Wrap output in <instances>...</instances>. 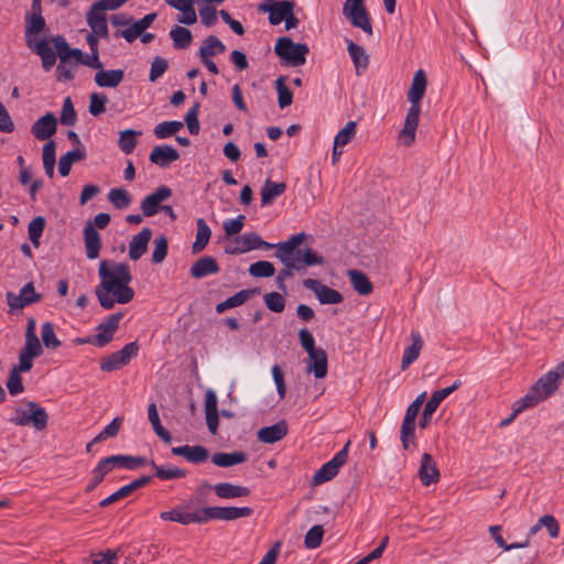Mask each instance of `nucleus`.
I'll return each instance as SVG.
<instances>
[{
    "mask_svg": "<svg viewBox=\"0 0 564 564\" xmlns=\"http://www.w3.org/2000/svg\"><path fill=\"white\" fill-rule=\"evenodd\" d=\"M350 442H348L336 455L325 463L314 475L313 484L321 485L332 480L339 471V468L346 464L348 458V448Z\"/></svg>",
    "mask_w": 564,
    "mask_h": 564,
    "instance_id": "obj_11",
    "label": "nucleus"
},
{
    "mask_svg": "<svg viewBox=\"0 0 564 564\" xmlns=\"http://www.w3.org/2000/svg\"><path fill=\"white\" fill-rule=\"evenodd\" d=\"M22 354L36 358L42 355L43 348L37 337L32 335L25 337L24 347L21 350Z\"/></svg>",
    "mask_w": 564,
    "mask_h": 564,
    "instance_id": "obj_62",
    "label": "nucleus"
},
{
    "mask_svg": "<svg viewBox=\"0 0 564 564\" xmlns=\"http://www.w3.org/2000/svg\"><path fill=\"white\" fill-rule=\"evenodd\" d=\"M172 196V191L170 187L162 185L156 188L155 192L149 194L141 202V210L143 216L151 217L154 216L162 207L161 203Z\"/></svg>",
    "mask_w": 564,
    "mask_h": 564,
    "instance_id": "obj_17",
    "label": "nucleus"
},
{
    "mask_svg": "<svg viewBox=\"0 0 564 564\" xmlns=\"http://www.w3.org/2000/svg\"><path fill=\"white\" fill-rule=\"evenodd\" d=\"M196 224L197 232L195 241L192 245L193 253L203 251L212 237V230L203 218L197 219Z\"/></svg>",
    "mask_w": 564,
    "mask_h": 564,
    "instance_id": "obj_40",
    "label": "nucleus"
},
{
    "mask_svg": "<svg viewBox=\"0 0 564 564\" xmlns=\"http://www.w3.org/2000/svg\"><path fill=\"white\" fill-rule=\"evenodd\" d=\"M182 128L183 122L181 121H163L155 126L154 134L158 139H166L178 132Z\"/></svg>",
    "mask_w": 564,
    "mask_h": 564,
    "instance_id": "obj_50",
    "label": "nucleus"
},
{
    "mask_svg": "<svg viewBox=\"0 0 564 564\" xmlns=\"http://www.w3.org/2000/svg\"><path fill=\"white\" fill-rule=\"evenodd\" d=\"M45 228V219L42 216H37L32 219L28 226L29 238L33 246L39 247L40 238L43 235Z\"/></svg>",
    "mask_w": 564,
    "mask_h": 564,
    "instance_id": "obj_52",
    "label": "nucleus"
},
{
    "mask_svg": "<svg viewBox=\"0 0 564 564\" xmlns=\"http://www.w3.org/2000/svg\"><path fill=\"white\" fill-rule=\"evenodd\" d=\"M167 61L163 57L156 56L151 63L149 80L152 83L156 82L167 70Z\"/></svg>",
    "mask_w": 564,
    "mask_h": 564,
    "instance_id": "obj_64",
    "label": "nucleus"
},
{
    "mask_svg": "<svg viewBox=\"0 0 564 564\" xmlns=\"http://www.w3.org/2000/svg\"><path fill=\"white\" fill-rule=\"evenodd\" d=\"M247 460V454L243 452L231 453H215L212 456V462L219 467H230L234 465L242 464Z\"/></svg>",
    "mask_w": 564,
    "mask_h": 564,
    "instance_id": "obj_37",
    "label": "nucleus"
},
{
    "mask_svg": "<svg viewBox=\"0 0 564 564\" xmlns=\"http://www.w3.org/2000/svg\"><path fill=\"white\" fill-rule=\"evenodd\" d=\"M564 376V362L556 369L542 376L522 398V402L535 406L555 392Z\"/></svg>",
    "mask_w": 564,
    "mask_h": 564,
    "instance_id": "obj_3",
    "label": "nucleus"
},
{
    "mask_svg": "<svg viewBox=\"0 0 564 564\" xmlns=\"http://www.w3.org/2000/svg\"><path fill=\"white\" fill-rule=\"evenodd\" d=\"M77 121V115L70 97H66L63 102L61 123L64 126H74Z\"/></svg>",
    "mask_w": 564,
    "mask_h": 564,
    "instance_id": "obj_58",
    "label": "nucleus"
},
{
    "mask_svg": "<svg viewBox=\"0 0 564 564\" xmlns=\"http://www.w3.org/2000/svg\"><path fill=\"white\" fill-rule=\"evenodd\" d=\"M138 351L139 345L137 341H131L127 344L122 349L102 358L100 361V369L107 372L118 370L128 365L129 361L137 356Z\"/></svg>",
    "mask_w": 564,
    "mask_h": 564,
    "instance_id": "obj_10",
    "label": "nucleus"
},
{
    "mask_svg": "<svg viewBox=\"0 0 564 564\" xmlns=\"http://www.w3.org/2000/svg\"><path fill=\"white\" fill-rule=\"evenodd\" d=\"M121 426V419L115 417L104 430L93 440V443H100L108 437H113L118 434Z\"/></svg>",
    "mask_w": 564,
    "mask_h": 564,
    "instance_id": "obj_63",
    "label": "nucleus"
},
{
    "mask_svg": "<svg viewBox=\"0 0 564 564\" xmlns=\"http://www.w3.org/2000/svg\"><path fill=\"white\" fill-rule=\"evenodd\" d=\"M87 24L94 33L102 39L108 37V25L105 11L100 10L96 4H93L87 12Z\"/></svg>",
    "mask_w": 564,
    "mask_h": 564,
    "instance_id": "obj_22",
    "label": "nucleus"
},
{
    "mask_svg": "<svg viewBox=\"0 0 564 564\" xmlns=\"http://www.w3.org/2000/svg\"><path fill=\"white\" fill-rule=\"evenodd\" d=\"M6 386L11 395L21 394L24 391L21 373L10 370Z\"/></svg>",
    "mask_w": 564,
    "mask_h": 564,
    "instance_id": "obj_60",
    "label": "nucleus"
},
{
    "mask_svg": "<svg viewBox=\"0 0 564 564\" xmlns=\"http://www.w3.org/2000/svg\"><path fill=\"white\" fill-rule=\"evenodd\" d=\"M118 460H120V458H102L93 469V478L88 485L87 490H93L96 488L102 481L105 476L110 473L111 464Z\"/></svg>",
    "mask_w": 564,
    "mask_h": 564,
    "instance_id": "obj_42",
    "label": "nucleus"
},
{
    "mask_svg": "<svg viewBox=\"0 0 564 564\" xmlns=\"http://www.w3.org/2000/svg\"><path fill=\"white\" fill-rule=\"evenodd\" d=\"M219 265L213 257H203L198 259L191 268V275L195 279H202L219 272Z\"/></svg>",
    "mask_w": 564,
    "mask_h": 564,
    "instance_id": "obj_28",
    "label": "nucleus"
},
{
    "mask_svg": "<svg viewBox=\"0 0 564 564\" xmlns=\"http://www.w3.org/2000/svg\"><path fill=\"white\" fill-rule=\"evenodd\" d=\"M41 338L45 348L57 349L62 346V341L56 337L54 325L46 322L42 325Z\"/></svg>",
    "mask_w": 564,
    "mask_h": 564,
    "instance_id": "obj_46",
    "label": "nucleus"
},
{
    "mask_svg": "<svg viewBox=\"0 0 564 564\" xmlns=\"http://www.w3.org/2000/svg\"><path fill=\"white\" fill-rule=\"evenodd\" d=\"M212 3L213 2H204L198 10L202 23L208 28L217 22V10Z\"/></svg>",
    "mask_w": 564,
    "mask_h": 564,
    "instance_id": "obj_59",
    "label": "nucleus"
},
{
    "mask_svg": "<svg viewBox=\"0 0 564 564\" xmlns=\"http://www.w3.org/2000/svg\"><path fill=\"white\" fill-rule=\"evenodd\" d=\"M308 371L313 372L315 378L322 379L327 375V355L322 348H318L310 354Z\"/></svg>",
    "mask_w": 564,
    "mask_h": 564,
    "instance_id": "obj_29",
    "label": "nucleus"
},
{
    "mask_svg": "<svg viewBox=\"0 0 564 564\" xmlns=\"http://www.w3.org/2000/svg\"><path fill=\"white\" fill-rule=\"evenodd\" d=\"M462 386L460 380H455L454 383L451 387L437 390L432 393L431 399L426 402L422 417L420 420V426L422 429H425L432 419V415L438 409V405L442 403V401L447 398L451 393L456 391Z\"/></svg>",
    "mask_w": 564,
    "mask_h": 564,
    "instance_id": "obj_14",
    "label": "nucleus"
},
{
    "mask_svg": "<svg viewBox=\"0 0 564 564\" xmlns=\"http://www.w3.org/2000/svg\"><path fill=\"white\" fill-rule=\"evenodd\" d=\"M347 51L354 63L356 75L360 76L368 68L369 55L362 46L350 40H347Z\"/></svg>",
    "mask_w": 564,
    "mask_h": 564,
    "instance_id": "obj_26",
    "label": "nucleus"
},
{
    "mask_svg": "<svg viewBox=\"0 0 564 564\" xmlns=\"http://www.w3.org/2000/svg\"><path fill=\"white\" fill-rule=\"evenodd\" d=\"M109 202L118 209H124L131 204V196L124 188H112L108 193Z\"/></svg>",
    "mask_w": 564,
    "mask_h": 564,
    "instance_id": "obj_48",
    "label": "nucleus"
},
{
    "mask_svg": "<svg viewBox=\"0 0 564 564\" xmlns=\"http://www.w3.org/2000/svg\"><path fill=\"white\" fill-rule=\"evenodd\" d=\"M252 509L249 507H204L202 514L205 523L210 520L234 521L240 518H247L252 514Z\"/></svg>",
    "mask_w": 564,
    "mask_h": 564,
    "instance_id": "obj_9",
    "label": "nucleus"
},
{
    "mask_svg": "<svg viewBox=\"0 0 564 564\" xmlns=\"http://www.w3.org/2000/svg\"><path fill=\"white\" fill-rule=\"evenodd\" d=\"M275 54L292 66H302L306 62L310 48L304 43H294L290 37H280L274 46Z\"/></svg>",
    "mask_w": 564,
    "mask_h": 564,
    "instance_id": "obj_6",
    "label": "nucleus"
},
{
    "mask_svg": "<svg viewBox=\"0 0 564 564\" xmlns=\"http://www.w3.org/2000/svg\"><path fill=\"white\" fill-rule=\"evenodd\" d=\"M6 299L10 312H12L40 302L42 295L35 291L33 282H29L21 288L19 294L11 291L7 292Z\"/></svg>",
    "mask_w": 564,
    "mask_h": 564,
    "instance_id": "obj_13",
    "label": "nucleus"
},
{
    "mask_svg": "<svg viewBox=\"0 0 564 564\" xmlns=\"http://www.w3.org/2000/svg\"><path fill=\"white\" fill-rule=\"evenodd\" d=\"M250 296V292L247 291V290H241L239 292H237L235 295L228 297L227 300H225L224 302L221 303H218L216 305V312L218 314H221L224 312H226L227 310L229 308H234V307H237V306H240L242 305Z\"/></svg>",
    "mask_w": 564,
    "mask_h": 564,
    "instance_id": "obj_45",
    "label": "nucleus"
},
{
    "mask_svg": "<svg viewBox=\"0 0 564 564\" xmlns=\"http://www.w3.org/2000/svg\"><path fill=\"white\" fill-rule=\"evenodd\" d=\"M98 275L100 282L95 293L102 308L111 310L116 303L127 304L132 301L134 291L129 286L132 281L129 264L102 260L99 262Z\"/></svg>",
    "mask_w": 564,
    "mask_h": 564,
    "instance_id": "obj_1",
    "label": "nucleus"
},
{
    "mask_svg": "<svg viewBox=\"0 0 564 564\" xmlns=\"http://www.w3.org/2000/svg\"><path fill=\"white\" fill-rule=\"evenodd\" d=\"M57 119L52 112L39 118L31 127V132L40 141L48 140L56 133Z\"/></svg>",
    "mask_w": 564,
    "mask_h": 564,
    "instance_id": "obj_19",
    "label": "nucleus"
},
{
    "mask_svg": "<svg viewBox=\"0 0 564 564\" xmlns=\"http://www.w3.org/2000/svg\"><path fill=\"white\" fill-rule=\"evenodd\" d=\"M151 237L152 230L149 227H144L131 238L129 242V258L132 261L139 260L147 252Z\"/></svg>",
    "mask_w": 564,
    "mask_h": 564,
    "instance_id": "obj_21",
    "label": "nucleus"
},
{
    "mask_svg": "<svg viewBox=\"0 0 564 564\" xmlns=\"http://www.w3.org/2000/svg\"><path fill=\"white\" fill-rule=\"evenodd\" d=\"M295 3L293 1H276L272 3L259 4V11L269 13V22L272 25L280 24L292 11H294Z\"/></svg>",
    "mask_w": 564,
    "mask_h": 564,
    "instance_id": "obj_18",
    "label": "nucleus"
},
{
    "mask_svg": "<svg viewBox=\"0 0 564 564\" xmlns=\"http://www.w3.org/2000/svg\"><path fill=\"white\" fill-rule=\"evenodd\" d=\"M500 531H501L500 525L489 527V532H490L492 539L498 544V546L503 549L505 551H510L513 549H522V547L529 546V539H525L523 542L508 544L501 536Z\"/></svg>",
    "mask_w": 564,
    "mask_h": 564,
    "instance_id": "obj_51",
    "label": "nucleus"
},
{
    "mask_svg": "<svg viewBox=\"0 0 564 564\" xmlns=\"http://www.w3.org/2000/svg\"><path fill=\"white\" fill-rule=\"evenodd\" d=\"M9 421L17 426H33L43 431L47 426L48 415L44 408L34 401H23L13 410Z\"/></svg>",
    "mask_w": 564,
    "mask_h": 564,
    "instance_id": "obj_4",
    "label": "nucleus"
},
{
    "mask_svg": "<svg viewBox=\"0 0 564 564\" xmlns=\"http://www.w3.org/2000/svg\"><path fill=\"white\" fill-rule=\"evenodd\" d=\"M288 434V424L280 421L273 425L261 427L258 433V440L265 444H273L281 441Z\"/></svg>",
    "mask_w": 564,
    "mask_h": 564,
    "instance_id": "obj_24",
    "label": "nucleus"
},
{
    "mask_svg": "<svg viewBox=\"0 0 564 564\" xmlns=\"http://www.w3.org/2000/svg\"><path fill=\"white\" fill-rule=\"evenodd\" d=\"M263 301L268 310L274 313H281L285 307V300L283 295L278 292H270L264 294Z\"/></svg>",
    "mask_w": 564,
    "mask_h": 564,
    "instance_id": "obj_56",
    "label": "nucleus"
},
{
    "mask_svg": "<svg viewBox=\"0 0 564 564\" xmlns=\"http://www.w3.org/2000/svg\"><path fill=\"white\" fill-rule=\"evenodd\" d=\"M348 276L354 290L360 295H368L372 292L373 286L369 278L359 270H349Z\"/></svg>",
    "mask_w": 564,
    "mask_h": 564,
    "instance_id": "obj_36",
    "label": "nucleus"
},
{
    "mask_svg": "<svg viewBox=\"0 0 564 564\" xmlns=\"http://www.w3.org/2000/svg\"><path fill=\"white\" fill-rule=\"evenodd\" d=\"M213 490L217 497L221 499H235L250 495V489L248 487L234 485L230 482L216 484L213 486Z\"/></svg>",
    "mask_w": 564,
    "mask_h": 564,
    "instance_id": "obj_27",
    "label": "nucleus"
},
{
    "mask_svg": "<svg viewBox=\"0 0 564 564\" xmlns=\"http://www.w3.org/2000/svg\"><path fill=\"white\" fill-rule=\"evenodd\" d=\"M170 37L172 39L173 46L176 50L187 48L193 41L192 32L188 29L180 25L172 28L170 31Z\"/></svg>",
    "mask_w": 564,
    "mask_h": 564,
    "instance_id": "obj_41",
    "label": "nucleus"
},
{
    "mask_svg": "<svg viewBox=\"0 0 564 564\" xmlns=\"http://www.w3.org/2000/svg\"><path fill=\"white\" fill-rule=\"evenodd\" d=\"M148 417L149 421L153 427V431L155 434L164 442V443H171L172 442V435L171 433L165 430L160 421V415L158 412V408L155 403H150L148 406Z\"/></svg>",
    "mask_w": 564,
    "mask_h": 564,
    "instance_id": "obj_39",
    "label": "nucleus"
},
{
    "mask_svg": "<svg viewBox=\"0 0 564 564\" xmlns=\"http://www.w3.org/2000/svg\"><path fill=\"white\" fill-rule=\"evenodd\" d=\"M343 14L350 21L352 26L361 29L368 35H372V25L364 0H346L343 6Z\"/></svg>",
    "mask_w": 564,
    "mask_h": 564,
    "instance_id": "obj_8",
    "label": "nucleus"
},
{
    "mask_svg": "<svg viewBox=\"0 0 564 564\" xmlns=\"http://www.w3.org/2000/svg\"><path fill=\"white\" fill-rule=\"evenodd\" d=\"M124 72L122 69H100L95 74V83L99 87L116 88L123 80Z\"/></svg>",
    "mask_w": 564,
    "mask_h": 564,
    "instance_id": "obj_31",
    "label": "nucleus"
},
{
    "mask_svg": "<svg viewBox=\"0 0 564 564\" xmlns=\"http://www.w3.org/2000/svg\"><path fill=\"white\" fill-rule=\"evenodd\" d=\"M303 286L314 292L321 304H339L344 300L337 290L322 284L315 279H305Z\"/></svg>",
    "mask_w": 564,
    "mask_h": 564,
    "instance_id": "obj_16",
    "label": "nucleus"
},
{
    "mask_svg": "<svg viewBox=\"0 0 564 564\" xmlns=\"http://www.w3.org/2000/svg\"><path fill=\"white\" fill-rule=\"evenodd\" d=\"M111 220V217L107 213H99L94 218V224L88 223L84 227V246L86 251V257L89 260H95L99 257L102 243L99 232L96 227L99 229L106 228Z\"/></svg>",
    "mask_w": 564,
    "mask_h": 564,
    "instance_id": "obj_5",
    "label": "nucleus"
},
{
    "mask_svg": "<svg viewBox=\"0 0 564 564\" xmlns=\"http://www.w3.org/2000/svg\"><path fill=\"white\" fill-rule=\"evenodd\" d=\"M284 268L278 273L281 279L288 280L293 276L294 271H304L307 267L321 265L324 258L317 254L313 249L306 248L302 258L286 257V260H280Z\"/></svg>",
    "mask_w": 564,
    "mask_h": 564,
    "instance_id": "obj_7",
    "label": "nucleus"
},
{
    "mask_svg": "<svg viewBox=\"0 0 564 564\" xmlns=\"http://www.w3.org/2000/svg\"><path fill=\"white\" fill-rule=\"evenodd\" d=\"M275 89L278 91V104L280 108H285L290 106L293 101V93L292 90L285 85V78L283 76H280L275 80Z\"/></svg>",
    "mask_w": 564,
    "mask_h": 564,
    "instance_id": "obj_49",
    "label": "nucleus"
},
{
    "mask_svg": "<svg viewBox=\"0 0 564 564\" xmlns=\"http://www.w3.org/2000/svg\"><path fill=\"white\" fill-rule=\"evenodd\" d=\"M225 44L215 35H208L199 47V58H212L225 53Z\"/></svg>",
    "mask_w": 564,
    "mask_h": 564,
    "instance_id": "obj_33",
    "label": "nucleus"
},
{
    "mask_svg": "<svg viewBox=\"0 0 564 564\" xmlns=\"http://www.w3.org/2000/svg\"><path fill=\"white\" fill-rule=\"evenodd\" d=\"M305 234L300 232L293 235L290 239L284 242L276 243L274 248H276L275 257L279 260H286V257L291 258H302L304 250L297 249V247L304 241Z\"/></svg>",
    "mask_w": 564,
    "mask_h": 564,
    "instance_id": "obj_20",
    "label": "nucleus"
},
{
    "mask_svg": "<svg viewBox=\"0 0 564 564\" xmlns=\"http://www.w3.org/2000/svg\"><path fill=\"white\" fill-rule=\"evenodd\" d=\"M356 122L348 121L341 130L336 134L334 144L336 147L344 148L347 145L356 135Z\"/></svg>",
    "mask_w": 564,
    "mask_h": 564,
    "instance_id": "obj_54",
    "label": "nucleus"
},
{
    "mask_svg": "<svg viewBox=\"0 0 564 564\" xmlns=\"http://www.w3.org/2000/svg\"><path fill=\"white\" fill-rule=\"evenodd\" d=\"M426 89V76L422 69L414 74L411 87L408 91V100L411 106L408 110L404 126L400 130L398 139L400 143L410 147L415 140V132L419 124L421 112L420 101L423 98Z\"/></svg>",
    "mask_w": 564,
    "mask_h": 564,
    "instance_id": "obj_2",
    "label": "nucleus"
},
{
    "mask_svg": "<svg viewBox=\"0 0 564 564\" xmlns=\"http://www.w3.org/2000/svg\"><path fill=\"white\" fill-rule=\"evenodd\" d=\"M180 154L176 149L171 145H156L150 153V161L161 167L167 166L170 163L178 160Z\"/></svg>",
    "mask_w": 564,
    "mask_h": 564,
    "instance_id": "obj_25",
    "label": "nucleus"
},
{
    "mask_svg": "<svg viewBox=\"0 0 564 564\" xmlns=\"http://www.w3.org/2000/svg\"><path fill=\"white\" fill-rule=\"evenodd\" d=\"M160 518L163 521L177 522L182 525L205 523V519L202 514V508L195 511H189L188 505H178L169 511H163L160 513Z\"/></svg>",
    "mask_w": 564,
    "mask_h": 564,
    "instance_id": "obj_12",
    "label": "nucleus"
},
{
    "mask_svg": "<svg viewBox=\"0 0 564 564\" xmlns=\"http://www.w3.org/2000/svg\"><path fill=\"white\" fill-rule=\"evenodd\" d=\"M141 131L127 129L119 132L118 145L124 154H130L137 147V137L141 135Z\"/></svg>",
    "mask_w": 564,
    "mask_h": 564,
    "instance_id": "obj_43",
    "label": "nucleus"
},
{
    "mask_svg": "<svg viewBox=\"0 0 564 564\" xmlns=\"http://www.w3.org/2000/svg\"><path fill=\"white\" fill-rule=\"evenodd\" d=\"M122 317V313H116L109 315L106 321L100 323L97 326V335L93 338V344L100 348L109 344L112 340Z\"/></svg>",
    "mask_w": 564,
    "mask_h": 564,
    "instance_id": "obj_15",
    "label": "nucleus"
},
{
    "mask_svg": "<svg viewBox=\"0 0 564 564\" xmlns=\"http://www.w3.org/2000/svg\"><path fill=\"white\" fill-rule=\"evenodd\" d=\"M285 183H275L271 180H267L261 188V205H271L276 197L281 196L285 192Z\"/></svg>",
    "mask_w": 564,
    "mask_h": 564,
    "instance_id": "obj_34",
    "label": "nucleus"
},
{
    "mask_svg": "<svg viewBox=\"0 0 564 564\" xmlns=\"http://www.w3.org/2000/svg\"><path fill=\"white\" fill-rule=\"evenodd\" d=\"M33 52H35L42 59V66L47 72L50 70L56 62V54L50 46L46 40L37 41L33 47H30Z\"/></svg>",
    "mask_w": 564,
    "mask_h": 564,
    "instance_id": "obj_35",
    "label": "nucleus"
},
{
    "mask_svg": "<svg viewBox=\"0 0 564 564\" xmlns=\"http://www.w3.org/2000/svg\"><path fill=\"white\" fill-rule=\"evenodd\" d=\"M120 458V460L111 464L110 471L116 467H122L129 470H133L138 468L141 465H144L147 463V459L144 457H134L129 455H112L108 456L107 458Z\"/></svg>",
    "mask_w": 564,
    "mask_h": 564,
    "instance_id": "obj_47",
    "label": "nucleus"
},
{
    "mask_svg": "<svg viewBox=\"0 0 564 564\" xmlns=\"http://www.w3.org/2000/svg\"><path fill=\"white\" fill-rule=\"evenodd\" d=\"M86 158V152L84 149H76L68 151L66 154L62 155L58 161V172L65 177L69 174L72 170V165L75 162L82 161Z\"/></svg>",
    "mask_w": 564,
    "mask_h": 564,
    "instance_id": "obj_38",
    "label": "nucleus"
},
{
    "mask_svg": "<svg viewBox=\"0 0 564 564\" xmlns=\"http://www.w3.org/2000/svg\"><path fill=\"white\" fill-rule=\"evenodd\" d=\"M45 25V20L39 12L32 13V15L26 19L25 37L28 47H33L36 43L33 37L42 32Z\"/></svg>",
    "mask_w": 564,
    "mask_h": 564,
    "instance_id": "obj_32",
    "label": "nucleus"
},
{
    "mask_svg": "<svg viewBox=\"0 0 564 564\" xmlns=\"http://www.w3.org/2000/svg\"><path fill=\"white\" fill-rule=\"evenodd\" d=\"M249 274L254 278H270L274 274V265L269 261H257L249 267Z\"/></svg>",
    "mask_w": 564,
    "mask_h": 564,
    "instance_id": "obj_55",
    "label": "nucleus"
},
{
    "mask_svg": "<svg viewBox=\"0 0 564 564\" xmlns=\"http://www.w3.org/2000/svg\"><path fill=\"white\" fill-rule=\"evenodd\" d=\"M419 476L424 486H430L438 481L440 471L432 455L427 453L422 455Z\"/></svg>",
    "mask_w": 564,
    "mask_h": 564,
    "instance_id": "obj_23",
    "label": "nucleus"
},
{
    "mask_svg": "<svg viewBox=\"0 0 564 564\" xmlns=\"http://www.w3.org/2000/svg\"><path fill=\"white\" fill-rule=\"evenodd\" d=\"M324 536V528L321 524L312 527L305 534L304 545L308 550L317 549Z\"/></svg>",
    "mask_w": 564,
    "mask_h": 564,
    "instance_id": "obj_53",
    "label": "nucleus"
},
{
    "mask_svg": "<svg viewBox=\"0 0 564 564\" xmlns=\"http://www.w3.org/2000/svg\"><path fill=\"white\" fill-rule=\"evenodd\" d=\"M411 345L405 348L402 356V370L406 369L411 364H413L419 358L420 352L423 348V339L419 332L411 333Z\"/></svg>",
    "mask_w": 564,
    "mask_h": 564,
    "instance_id": "obj_30",
    "label": "nucleus"
},
{
    "mask_svg": "<svg viewBox=\"0 0 564 564\" xmlns=\"http://www.w3.org/2000/svg\"><path fill=\"white\" fill-rule=\"evenodd\" d=\"M150 465L154 469L155 476L162 480L184 478L186 476V470L182 468L164 465L159 466L153 460Z\"/></svg>",
    "mask_w": 564,
    "mask_h": 564,
    "instance_id": "obj_44",
    "label": "nucleus"
},
{
    "mask_svg": "<svg viewBox=\"0 0 564 564\" xmlns=\"http://www.w3.org/2000/svg\"><path fill=\"white\" fill-rule=\"evenodd\" d=\"M167 254V239L165 236H160L154 240V250L152 253V262L154 264L161 263Z\"/></svg>",
    "mask_w": 564,
    "mask_h": 564,
    "instance_id": "obj_61",
    "label": "nucleus"
},
{
    "mask_svg": "<svg viewBox=\"0 0 564 564\" xmlns=\"http://www.w3.org/2000/svg\"><path fill=\"white\" fill-rule=\"evenodd\" d=\"M108 98L106 95L93 93L89 97V113L97 117L106 111Z\"/></svg>",
    "mask_w": 564,
    "mask_h": 564,
    "instance_id": "obj_57",
    "label": "nucleus"
}]
</instances>
